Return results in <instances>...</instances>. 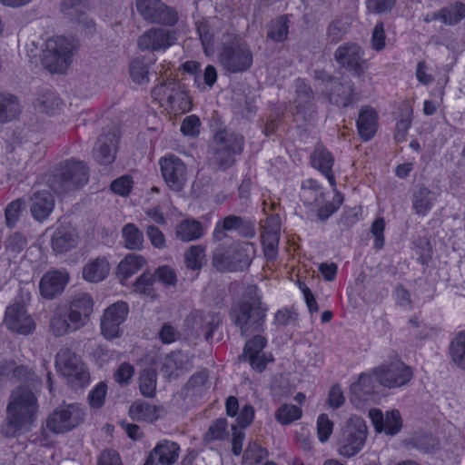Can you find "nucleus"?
I'll list each match as a JSON object with an SVG mask.
<instances>
[{
  "instance_id": "680f3d73",
  "label": "nucleus",
  "mask_w": 465,
  "mask_h": 465,
  "mask_svg": "<svg viewBox=\"0 0 465 465\" xmlns=\"http://www.w3.org/2000/svg\"><path fill=\"white\" fill-rule=\"evenodd\" d=\"M385 221L382 217L376 218L371 225V234L374 237V247L381 249L384 245Z\"/></svg>"
},
{
  "instance_id": "a211bd4d",
  "label": "nucleus",
  "mask_w": 465,
  "mask_h": 465,
  "mask_svg": "<svg viewBox=\"0 0 465 465\" xmlns=\"http://www.w3.org/2000/svg\"><path fill=\"white\" fill-rule=\"evenodd\" d=\"M5 323L12 331L28 334L35 329V322L27 313L24 303L15 302L7 307Z\"/></svg>"
},
{
  "instance_id": "1a4fd4ad",
  "label": "nucleus",
  "mask_w": 465,
  "mask_h": 465,
  "mask_svg": "<svg viewBox=\"0 0 465 465\" xmlns=\"http://www.w3.org/2000/svg\"><path fill=\"white\" fill-rule=\"evenodd\" d=\"M128 312L129 307L124 302H117L104 310L101 319V332L105 339L113 340L122 335V324Z\"/></svg>"
},
{
  "instance_id": "de8ad7c7",
  "label": "nucleus",
  "mask_w": 465,
  "mask_h": 465,
  "mask_svg": "<svg viewBox=\"0 0 465 465\" xmlns=\"http://www.w3.org/2000/svg\"><path fill=\"white\" fill-rule=\"evenodd\" d=\"M210 25L209 21L197 22V32L202 41L203 51L207 56L214 54L213 48V35L209 34Z\"/></svg>"
},
{
  "instance_id": "412c9836",
  "label": "nucleus",
  "mask_w": 465,
  "mask_h": 465,
  "mask_svg": "<svg viewBox=\"0 0 465 465\" xmlns=\"http://www.w3.org/2000/svg\"><path fill=\"white\" fill-rule=\"evenodd\" d=\"M337 62L344 67L361 74L366 69V62L363 59V51L356 44H345L335 52Z\"/></svg>"
},
{
  "instance_id": "e433bc0d",
  "label": "nucleus",
  "mask_w": 465,
  "mask_h": 465,
  "mask_svg": "<svg viewBox=\"0 0 465 465\" xmlns=\"http://www.w3.org/2000/svg\"><path fill=\"white\" fill-rule=\"evenodd\" d=\"M301 197L305 204L319 206L323 202V193L314 180H306L302 186Z\"/></svg>"
},
{
  "instance_id": "cd10ccee",
  "label": "nucleus",
  "mask_w": 465,
  "mask_h": 465,
  "mask_svg": "<svg viewBox=\"0 0 465 465\" xmlns=\"http://www.w3.org/2000/svg\"><path fill=\"white\" fill-rule=\"evenodd\" d=\"M146 259L140 254L129 253L116 267V277L122 284L137 273L146 264Z\"/></svg>"
},
{
  "instance_id": "13d9d810",
  "label": "nucleus",
  "mask_w": 465,
  "mask_h": 465,
  "mask_svg": "<svg viewBox=\"0 0 465 465\" xmlns=\"http://www.w3.org/2000/svg\"><path fill=\"white\" fill-rule=\"evenodd\" d=\"M412 114L413 111L412 108L409 105H405L404 114H402V118L398 121L397 123V133H396V139L397 140H402L404 139V136L408 130L411 127V121H412Z\"/></svg>"
},
{
  "instance_id": "5701e85b",
  "label": "nucleus",
  "mask_w": 465,
  "mask_h": 465,
  "mask_svg": "<svg viewBox=\"0 0 465 465\" xmlns=\"http://www.w3.org/2000/svg\"><path fill=\"white\" fill-rule=\"evenodd\" d=\"M86 182L85 166L80 162H71L66 164L65 171L58 181L59 184H53L52 186L56 193H61L63 190L82 186Z\"/></svg>"
},
{
  "instance_id": "6e6d98bb",
  "label": "nucleus",
  "mask_w": 465,
  "mask_h": 465,
  "mask_svg": "<svg viewBox=\"0 0 465 465\" xmlns=\"http://www.w3.org/2000/svg\"><path fill=\"white\" fill-rule=\"evenodd\" d=\"M333 430V422L326 414H321L317 419V435L321 442L329 440Z\"/></svg>"
},
{
  "instance_id": "bb28decb",
  "label": "nucleus",
  "mask_w": 465,
  "mask_h": 465,
  "mask_svg": "<svg viewBox=\"0 0 465 465\" xmlns=\"http://www.w3.org/2000/svg\"><path fill=\"white\" fill-rule=\"evenodd\" d=\"M111 271L109 261L105 257L89 260L82 270L83 279L88 282L97 283L106 279Z\"/></svg>"
},
{
  "instance_id": "473e14b6",
  "label": "nucleus",
  "mask_w": 465,
  "mask_h": 465,
  "mask_svg": "<svg viewBox=\"0 0 465 465\" xmlns=\"http://www.w3.org/2000/svg\"><path fill=\"white\" fill-rule=\"evenodd\" d=\"M436 201L432 192L425 187L417 189L412 195V208L416 214L425 216L431 210Z\"/></svg>"
},
{
  "instance_id": "e2e57ef3",
  "label": "nucleus",
  "mask_w": 465,
  "mask_h": 465,
  "mask_svg": "<svg viewBox=\"0 0 465 465\" xmlns=\"http://www.w3.org/2000/svg\"><path fill=\"white\" fill-rule=\"evenodd\" d=\"M266 454L267 452L264 449L257 443L252 442L249 444L244 453L245 462L249 464L257 463L261 461Z\"/></svg>"
},
{
  "instance_id": "f704fd0d",
  "label": "nucleus",
  "mask_w": 465,
  "mask_h": 465,
  "mask_svg": "<svg viewBox=\"0 0 465 465\" xmlns=\"http://www.w3.org/2000/svg\"><path fill=\"white\" fill-rule=\"evenodd\" d=\"M203 234V229L202 224L193 219L183 220L176 228V236L183 242L196 240Z\"/></svg>"
},
{
  "instance_id": "052dcab7",
  "label": "nucleus",
  "mask_w": 465,
  "mask_h": 465,
  "mask_svg": "<svg viewBox=\"0 0 465 465\" xmlns=\"http://www.w3.org/2000/svg\"><path fill=\"white\" fill-rule=\"evenodd\" d=\"M134 182L130 176L124 175L114 180L111 184L112 191L121 196H126L133 189Z\"/></svg>"
},
{
  "instance_id": "c85d7f7f",
  "label": "nucleus",
  "mask_w": 465,
  "mask_h": 465,
  "mask_svg": "<svg viewBox=\"0 0 465 465\" xmlns=\"http://www.w3.org/2000/svg\"><path fill=\"white\" fill-rule=\"evenodd\" d=\"M182 67L185 72L194 75V83L202 91L206 87L211 88L217 80V73L213 65L206 66L203 75L199 74L200 64L196 61H187Z\"/></svg>"
},
{
  "instance_id": "2eb2a0df",
  "label": "nucleus",
  "mask_w": 465,
  "mask_h": 465,
  "mask_svg": "<svg viewBox=\"0 0 465 465\" xmlns=\"http://www.w3.org/2000/svg\"><path fill=\"white\" fill-rule=\"evenodd\" d=\"M191 366L187 354L178 351L161 357L154 362L155 370L166 379H174L187 371Z\"/></svg>"
},
{
  "instance_id": "ddd939ff",
  "label": "nucleus",
  "mask_w": 465,
  "mask_h": 465,
  "mask_svg": "<svg viewBox=\"0 0 465 465\" xmlns=\"http://www.w3.org/2000/svg\"><path fill=\"white\" fill-rule=\"evenodd\" d=\"M166 184L174 191H180L186 183L187 172L184 163L173 155L163 157L159 162Z\"/></svg>"
},
{
  "instance_id": "49530a36",
  "label": "nucleus",
  "mask_w": 465,
  "mask_h": 465,
  "mask_svg": "<svg viewBox=\"0 0 465 465\" xmlns=\"http://www.w3.org/2000/svg\"><path fill=\"white\" fill-rule=\"evenodd\" d=\"M189 322L196 331L209 332L212 331L213 327L218 323L219 320L217 317L212 315L195 312L191 316Z\"/></svg>"
},
{
  "instance_id": "a878e982",
  "label": "nucleus",
  "mask_w": 465,
  "mask_h": 465,
  "mask_svg": "<svg viewBox=\"0 0 465 465\" xmlns=\"http://www.w3.org/2000/svg\"><path fill=\"white\" fill-rule=\"evenodd\" d=\"M280 233V221L279 217H270L266 221L264 232L262 233V244L264 254L269 260H273L278 252Z\"/></svg>"
},
{
  "instance_id": "f3484780",
  "label": "nucleus",
  "mask_w": 465,
  "mask_h": 465,
  "mask_svg": "<svg viewBox=\"0 0 465 465\" xmlns=\"http://www.w3.org/2000/svg\"><path fill=\"white\" fill-rule=\"evenodd\" d=\"M177 40L174 31L170 29H151L140 36L138 45L142 50L165 51Z\"/></svg>"
},
{
  "instance_id": "4be33fe9",
  "label": "nucleus",
  "mask_w": 465,
  "mask_h": 465,
  "mask_svg": "<svg viewBox=\"0 0 465 465\" xmlns=\"http://www.w3.org/2000/svg\"><path fill=\"white\" fill-rule=\"evenodd\" d=\"M265 339L262 336H254L246 342L243 358L248 361L252 369L257 371H262L266 365L273 361L270 353L263 351Z\"/></svg>"
},
{
  "instance_id": "a19ab883",
  "label": "nucleus",
  "mask_w": 465,
  "mask_h": 465,
  "mask_svg": "<svg viewBox=\"0 0 465 465\" xmlns=\"http://www.w3.org/2000/svg\"><path fill=\"white\" fill-rule=\"evenodd\" d=\"M154 277L149 272L142 273L134 283V292L144 297L154 299L156 297L153 289Z\"/></svg>"
},
{
  "instance_id": "09e8293b",
  "label": "nucleus",
  "mask_w": 465,
  "mask_h": 465,
  "mask_svg": "<svg viewBox=\"0 0 465 465\" xmlns=\"http://www.w3.org/2000/svg\"><path fill=\"white\" fill-rule=\"evenodd\" d=\"M465 16V5L456 4L449 8L443 9L440 14L435 15L433 19H440L446 24H456Z\"/></svg>"
},
{
  "instance_id": "c03bdc74",
  "label": "nucleus",
  "mask_w": 465,
  "mask_h": 465,
  "mask_svg": "<svg viewBox=\"0 0 465 465\" xmlns=\"http://www.w3.org/2000/svg\"><path fill=\"white\" fill-rule=\"evenodd\" d=\"M302 411L300 407L292 404L282 405L275 413V419L282 425H288L301 419Z\"/></svg>"
},
{
  "instance_id": "72a5a7b5",
  "label": "nucleus",
  "mask_w": 465,
  "mask_h": 465,
  "mask_svg": "<svg viewBox=\"0 0 465 465\" xmlns=\"http://www.w3.org/2000/svg\"><path fill=\"white\" fill-rule=\"evenodd\" d=\"M312 164L325 175L331 186L335 185V179L331 174L333 157L328 151L316 149L312 156Z\"/></svg>"
},
{
  "instance_id": "aec40b11",
  "label": "nucleus",
  "mask_w": 465,
  "mask_h": 465,
  "mask_svg": "<svg viewBox=\"0 0 465 465\" xmlns=\"http://www.w3.org/2000/svg\"><path fill=\"white\" fill-rule=\"evenodd\" d=\"M93 311L94 301L89 294L79 293L75 295L71 301L68 315L73 329L78 330L84 326Z\"/></svg>"
},
{
  "instance_id": "6ab92c4d",
  "label": "nucleus",
  "mask_w": 465,
  "mask_h": 465,
  "mask_svg": "<svg viewBox=\"0 0 465 465\" xmlns=\"http://www.w3.org/2000/svg\"><path fill=\"white\" fill-rule=\"evenodd\" d=\"M70 281L65 270H50L41 278L39 291L45 299H53L61 294Z\"/></svg>"
},
{
  "instance_id": "37998d69",
  "label": "nucleus",
  "mask_w": 465,
  "mask_h": 465,
  "mask_svg": "<svg viewBox=\"0 0 465 465\" xmlns=\"http://www.w3.org/2000/svg\"><path fill=\"white\" fill-rule=\"evenodd\" d=\"M140 391L143 395L152 397L156 389V374L154 366L144 368L139 378Z\"/></svg>"
},
{
  "instance_id": "7c9ffc66",
  "label": "nucleus",
  "mask_w": 465,
  "mask_h": 465,
  "mask_svg": "<svg viewBox=\"0 0 465 465\" xmlns=\"http://www.w3.org/2000/svg\"><path fill=\"white\" fill-rule=\"evenodd\" d=\"M179 446L170 440L160 441L151 451L150 457L161 465H173L179 457Z\"/></svg>"
},
{
  "instance_id": "f8f14e48",
  "label": "nucleus",
  "mask_w": 465,
  "mask_h": 465,
  "mask_svg": "<svg viewBox=\"0 0 465 465\" xmlns=\"http://www.w3.org/2000/svg\"><path fill=\"white\" fill-rule=\"evenodd\" d=\"M368 414L378 433L393 436L398 434L402 428V419L398 410H391L383 413L380 409L371 408Z\"/></svg>"
},
{
  "instance_id": "9b49d317",
  "label": "nucleus",
  "mask_w": 465,
  "mask_h": 465,
  "mask_svg": "<svg viewBox=\"0 0 465 465\" xmlns=\"http://www.w3.org/2000/svg\"><path fill=\"white\" fill-rule=\"evenodd\" d=\"M219 60L228 71L240 72L251 66L252 55L245 45L233 41L229 45L223 46Z\"/></svg>"
},
{
  "instance_id": "ea45409f",
  "label": "nucleus",
  "mask_w": 465,
  "mask_h": 465,
  "mask_svg": "<svg viewBox=\"0 0 465 465\" xmlns=\"http://www.w3.org/2000/svg\"><path fill=\"white\" fill-rule=\"evenodd\" d=\"M450 354L455 364L465 370V331L459 332L452 340Z\"/></svg>"
},
{
  "instance_id": "f257e3e1",
  "label": "nucleus",
  "mask_w": 465,
  "mask_h": 465,
  "mask_svg": "<svg viewBox=\"0 0 465 465\" xmlns=\"http://www.w3.org/2000/svg\"><path fill=\"white\" fill-rule=\"evenodd\" d=\"M38 405L35 395L27 388L20 387L12 395L7 406V417L2 426L6 436H18L34 423Z\"/></svg>"
},
{
  "instance_id": "0e129e2a",
  "label": "nucleus",
  "mask_w": 465,
  "mask_h": 465,
  "mask_svg": "<svg viewBox=\"0 0 465 465\" xmlns=\"http://www.w3.org/2000/svg\"><path fill=\"white\" fill-rule=\"evenodd\" d=\"M24 203L21 200H15L10 203L5 209V219L8 226L14 225L19 219Z\"/></svg>"
},
{
  "instance_id": "c9c22d12",
  "label": "nucleus",
  "mask_w": 465,
  "mask_h": 465,
  "mask_svg": "<svg viewBox=\"0 0 465 465\" xmlns=\"http://www.w3.org/2000/svg\"><path fill=\"white\" fill-rule=\"evenodd\" d=\"M124 247L128 250H141L143 247V233L134 223H127L122 229Z\"/></svg>"
},
{
  "instance_id": "5fc2aeb1",
  "label": "nucleus",
  "mask_w": 465,
  "mask_h": 465,
  "mask_svg": "<svg viewBox=\"0 0 465 465\" xmlns=\"http://www.w3.org/2000/svg\"><path fill=\"white\" fill-rule=\"evenodd\" d=\"M106 391L107 386L104 382L96 384L88 396L90 406L95 409L101 408L104 403Z\"/></svg>"
},
{
  "instance_id": "a18cd8bd",
  "label": "nucleus",
  "mask_w": 465,
  "mask_h": 465,
  "mask_svg": "<svg viewBox=\"0 0 465 465\" xmlns=\"http://www.w3.org/2000/svg\"><path fill=\"white\" fill-rule=\"evenodd\" d=\"M242 149V138L240 137V136H237V137H234L233 138V143L232 144H229V145H225L222 148H220L217 152V155H216V158L217 159H222V158H225V160L223 162L221 163V166L225 168L227 166H229L233 159V155L236 154V153H239Z\"/></svg>"
},
{
  "instance_id": "39448f33",
  "label": "nucleus",
  "mask_w": 465,
  "mask_h": 465,
  "mask_svg": "<svg viewBox=\"0 0 465 465\" xmlns=\"http://www.w3.org/2000/svg\"><path fill=\"white\" fill-rule=\"evenodd\" d=\"M255 247L251 242H242L228 251L217 249L213 263L219 271H239L247 268L254 256Z\"/></svg>"
},
{
  "instance_id": "c756f323",
  "label": "nucleus",
  "mask_w": 465,
  "mask_h": 465,
  "mask_svg": "<svg viewBox=\"0 0 465 465\" xmlns=\"http://www.w3.org/2000/svg\"><path fill=\"white\" fill-rule=\"evenodd\" d=\"M377 112L370 107L361 108L357 120V127L361 137L368 141L373 137L378 127Z\"/></svg>"
},
{
  "instance_id": "338daca9",
  "label": "nucleus",
  "mask_w": 465,
  "mask_h": 465,
  "mask_svg": "<svg viewBox=\"0 0 465 465\" xmlns=\"http://www.w3.org/2000/svg\"><path fill=\"white\" fill-rule=\"evenodd\" d=\"M130 74L133 81L136 84H143L149 81L147 69L139 61H134L132 63Z\"/></svg>"
},
{
  "instance_id": "20e7f679",
  "label": "nucleus",
  "mask_w": 465,
  "mask_h": 465,
  "mask_svg": "<svg viewBox=\"0 0 465 465\" xmlns=\"http://www.w3.org/2000/svg\"><path fill=\"white\" fill-rule=\"evenodd\" d=\"M74 45L63 36L49 38L45 45L42 63L51 73L64 72L72 59Z\"/></svg>"
},
{
  "instance_id": "423d86ee",
  "label": "nucleus",
  "mask_w": 465,
  "mask_h": 465,
  "mask_svg": "<svg viewBox=\"0 0 465 465\" xmlns=\"http://www.w3.org/2000/svg\"><path fill=\"white\" fill-rule=\"evenodd\" d=\"M250 297L238 304L232 311L235 323L241 328L242 333L250 328L259 325L265 317L266 308L261 303V296L256 287L250 289Z\"/></svg>"
},
{
  "instance_id": "393cba45",
  "label": "nucleus",
  "mask_w": 465,
  "mask_h": 465,
  "mask_svg": "<svg viewBox=\"0 0 465 465\" xmlns=\"http://www.w3.org/2000/svg\"><path fill=\"white\" fill-rule=\"evenodd\" d=\"M54 207V199L47 190L37 191L30 199V211L37 221H44L49 217Z\"/></svg>"
},
{
  "instance_id": "f03ea898",
  "label": "nucleus",
  "mask_w": 465,
  "mask_h": 465,
  "mask_svg": "<svg viewBox=\"0 0 465 465\" xmlns=\"http://www.w3.org/2000/svg\"><path fill=\"white\" fill-rule=\"evenodd\" d=\"M153 98L170 116H178L192 109V101L187 92L171 79L154 87Z\"/></svg>"
},
{
  "instance_id": "774afa93",
  "label": "nucleus",
  "mask_w": 465,
  "mask_h": 465,
  "mask_svg": "<svg viewBox=\"0 0 465 465\" xmlns=\"http://www.w3.org/2000/svg\"><path fill=\"white\" fill-rule=\"evenodd\" d=\"M154 274L158 281L165 285L173 286L176 283L175 272L170 266H160Z\"/></svg>"
},
{
  "instance_id": "6e6552de",
  "label": "nucleus",
  "mask_w": 465,
  "mask_h": 465,
  "mask_svg": "<svg viewBox=\"0 0 465 465\" xmlns=\"http://www.w3.org/2000/svg\"><path fill=\"white\" fill-rule=\"evenodd\" d=\"M84 419V410L78 404H63L48 416L46 427L54 433H64L79 426Z\"/></svg>"
},
{
  "instance_id": "79ce46f5",
  "label": "nucleus",
  "mask_w": 465,
  "mask_h": 465,
  "mask_svg": "<svg viewBox=\"0 0 465 465\" xmlns=\"http://www.w3.org/2000/svg\"><path fill=\"white\" fill-rule=\"evenodd\" d=\"M184 262L187 269L199 270L205 262V249L200 245L191 246L184 252Z\"/></svg>"
},
{
  "instance_id": "4d7b16f0",
  "label": "nucleus",
  "mask_w": 465,
  "mask_h": 465,
  "mask_svg": "<svg viewBox=\"0 0 465 465\" xmlns=\"http://www.w3.org/2000/svg\"><path fill=\"white\" fill-rule=\"evenodd\" d=\"M288 26L284 18H279L270 25L268 36L274 41H283L287 37Z\"/></svg>"
},
{
  "instance_id": "b1692460",
  "label": "nucleus",
  "mask_w": 465,
  "mask_h": 465,
  "mask_svg": "<svg viewBox=\"0 0 465 465\" xmlns=\"http://www.w3.org/2000/svg\"><path fill=\"white\" fill-rule=\"evenodd\" d=\"M376 369L370 373L361 374L357 381L351 385V401L357 407L361 401H366L379 384V378H376Z\"/></svg>"
},
{
  "instance_id": "864d4df0",
  "label": "nucleus",
  "mask_w": 465,
  "mask_h": 465,
  "mask_svg": "<svg viewBox=\"0 0 465 465\" xmlns=\"http://www.w3.org/2000/svg\"><path fill=\"white\" fill-rule=\"evenodd\" d=\"M242 224V220L235 216H228L223 221L218 223L214 229V237L222 240L224 232H230L238 229Z\"/></svg>"
},
{
  "instance_id": "8fccbe9b",
  "label": "nucleus",
  "mask_w": 465,
  "mask_h": 465,
  "mask_svg": "<svg viewBox=\"0 0 465 465\" xmlns=\"http://www.w3.org/2000/svg\"><path fill=\"white\" fill-rule=\"evenodd\" d=\"M329 85L331 89H335V92L337 93V96L334 94H331V100L334 103L343 106H348L353 102L351 90L349 86H344L334 81H331Z\"/></svg>"
},
{
  "instance_id": "0eeeda50",
  "label": "nucleus",
  "mask_w": 465,
  "mask_h": 465,
  "mask_svg": "<svg viewBox=\"0 0 465 465\" xmlns=\"http://www.w3.org/2000/svg\"><path fill=\"white\" fill-rule=\"evenodd\" d=\"M55 368L74 386H84L90 378L84 363L69 349H62L56 355Z\"/></svg>"
},
{
  "instance_id": "69168bd1",
  "label": "nucleus",
  "mask_w": 465,
  "mask_h": 465,
  "mask_svg": "<svg viewBox=\"0 0 465 465\" xmlns=\"http://www.w3.org/2000/svg\"><path fill=\"white\" fill-rule=\"evenodd\" d=\"M134 374V367L126 362L122 363L114 374L115 381L120 385L128 384Z\"/></svg>"
},
{
  "instance_id": "4468645a",
  "label": "nucleus",
  "mask_w": 465,
  "mask_h": 465,
  "mask_svg": "<svg viewBox=\"0 0 465 465\" xmlns=\"http://www.w3.org/2000/svg\"><path fill=\"white\" fill-rule=\"evenodd\" d=\"M136 6L143 17L153 23L172 25L176 21V14L160 0H136Z\"/></svg>"
},
{
  "instance_id": "2f4dec72",
  "label": "nucleus",
  "mask_w": 465,
  "mask_h": 465,
  "mask_svg": "<svg viewBox=\"0 0 465 465\" xmlns=\"http://www.w3.org/2000/svg\"><path fill=\"white\" fill-rule=\"evenodd\" d=\"M162 414L163 410L160 407L142 401L134 402L129 408L130 418L137 421L153 422Z\"/></svg>"
},
{
  "instance_id": "4c0bfd02",
  "label": "nucleus",
  "mask_w": 465,
  "mask_h": 465,
  "mask_svg": "<svg viewBox=\"0 0 465 465\" xmlns=\"http://www.w3.org/2000/svg\"><path fill=\"white\" fill-rule=\"evenodd\" d=\"M116 143L114 138H103L97 143L95 158L101 164H108L114 162L115 157Z\"/></svg>"
},
{
  "instance_id": "dca6fc26",
  "label": "nucleus",
  "mask_w": 465,
  "mask_h": 465,
  "mask_svg": "<svg viewBox=\"0 0 465 465\" xmlns=\"http://www.w3.org/2000/svg\"><path fill=\"white\" fill-rule=\"evenodd\" d=\"M49 232L51 247L57 254L67 252L79 243V234L71 224H60L50 229Z\"/></svg>"
},
{
  "instance_id": "58836bf2",
  "label": "nucleus",
  "mask_w": 465,
  "mask_h": 465,
  "mask_svg": "<svg viewBox=\"0 0 465 465\" xmlns=\"http://www.w3.org/2000/svg\"><path fill=\"white\" fill-rule=\"evenodd\" d=\"M19 104L16 98L8 94H0V123L8 121L17 115Z\"/></svg>"
},
{
  "instance_id": "9d476101",
  "label": "nucleus",
  "mask_w": 465,
  "mask_h": 465,
  "mask_svg": "<svg viewBox=\"0 0 465 465\" xmlns=\"http://www.w3.org/2000/svg\"><path fill=\"white\" fill-rule=\"evenodd\" d=\"M379 384L387 388H398L412 378L411 370L400 360H393L376 368Z\"/></svg>"
},
{
  "instance_id": "3c124183",
  "label": "nucleus",
  "mask_w": 465,
  "mask_h": 465,
  "mask_svg": "<svg viewBox=\"0 0 465 465\" xmlns=\"http://www.w3.org/2000/svg\"><path fill=\"white\" fill-rule=\"evenodd\" d=\"M50 331L55 336H63L74 330L72 327V322H67L64 315L56 311L51 318Z\"/></svg>"
},
{
  "instance_id": "603ef678",
  "label": "nucleus",
  "mask_w": 465,
  "mask_h": 465,
  "mask_svg": "<svg viewBox=\"0 0 465 465\" xmlns=\"http://www.w3.org/2000/svg\"><path fill=\"white\" fill-rule=\"evenodd\" d=\"M227 436V421L224 419H219L210 426L204 440L206 441L222 440Z\"/></svg>"
},
{
  "instance_id": "bf43d9fd",
  "label": "nucleus",
  "mask_w": 465,
  "mask_h": 465,
  "mask_svg": "<svg viewBox=\"0 0 465 465\" xmlns=\"http://www.w3.org/2000/svg\"><path fill=\"white\" fill-rule=\"evenodd\" d=\"M200 119L196 115L191 114L183 121L181 132L185 136L194 137L200 134Z\"/></svg>"
},
{
  "instance_id": "7ed1b4c3",
  "label": "nucleus",
  "mask_w": 465,
  "mask_h": 465,
  "mask_svg": "<svg viewBox=\"0 0 465 465\" xmlns=\"http://www.w3.org/2000/svg\"><path fill=\"white\" fill-rule=\"evenodd\" d=\"M368 428L363 419L351 416L343 425L338 443V453L342 457H352L365 445Z\"/></svg>"
}]
</instances>
